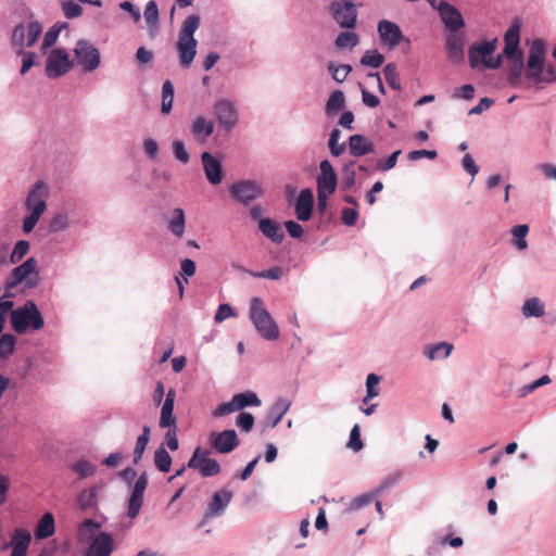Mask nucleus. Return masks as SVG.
<instances>
[{"label": "nucleus", "instance_id": "47", "mask_svg": "<svg viewBox=\"0 0 556 556\" xmlns=\"http://www.w3.org/2000/svg\"><path fill=\"white\" fill-rule=\"evenodd\" d=\"M72 470L78 475L79 479H84L96 472V466L88 460L81 459L72 466Z\"/></svg>", "mask_w": 556, "mask_h": 556}, {"label": "nucleus", "instance_id": "3", "mask_svg": "<svg viewBox=\"0 0 556 556\" xmlns=\"http://www.w3.org/2000/svg\"><path fill=\"white\" fill-rule=\"evenodd\" d=\"M504 54L510 61L508 68V80L510 85L517 86L520 83L525 70L523 54L519 49L520 28L518 24H513L504 36Z\"/></svg>", "mask_w": 556, "mask_h": 556}, {"label": "nucleus", "instance_id": "22", "mask_svg": "<svg viewBox=\"0 0 556 556\" xmlns=\"http://www.w3.org/2000/svg\"><path fill=\"white\" fill-rule=\"evenodd\" d=\"M201 161L207 180L212 185L220 184L223 180V168L220 161L213 156L210 152H203L201 155Z\"/></svg>", "mask_w": 556, "mask_h": 556}, {"label": "nucleus", "instance_id": "58", "mask_svg": "<svg viewBox=\"0 0 556 556\" xmlns=\"http://www.w3.org/2000/svg\"><path fill=\"white\" fill-rule=\"evenodd\" d=\"M348 446L355 452H358L363 448L364 445L361 439V428L358 425H355L352 428Z\"/></svg>", "mask_w": 556, "mask_h": 556}, {"label": "nucleus", "instance_id": "57", "mask_svg": "<svg viewBox=\"0 0 556 556\" xmlns=\"http://www.w3.org/2000/svg\"><path fill=\"white\" fill-rule=\"evenodd\" d=\"M62 10L67 18L78 17L83 13V8L73 0H66L62 3Z\"/></svg>", "mask_w": 556, "mask_h": 556}, {"label": "nucleus", "instance_id": "14", "mask_svg": "<svg viewBox=\"0 0 556 556\" xmlns=\"http://www.w3.org/2000/svg\"><path fill=\"white\" fill-rule=\"evenodd\" d=\"M320 174L317 176V193L332 194L338 186L337 174L328 160H324L319 165Z\"/></svg>", "mask_w": 556, "mask_h": 556}, {"label": "nucleus", "instance_id": "11", "mask_svg": "<svg viewBox=\"0 0 556 556\" xmlns=\"http://www.w3.org/2000/svg\"><path fill=\"white\" fill-rule=\"evenodd\" d=\"M74 54L78 65H80L85 72H92L100 65L101 58L99 50L87 40H79L76 43Z\"/></svg>", "mask_w": 556, "mask_h": 556}, {"label": "nucleus", "instance_id": "63", "mask_svg": "<svg viewBox=\"0 0 556 556\" xmlns=\"http://www.w3.org/2000/svg\"><path fill=\"white\" fill-rule=\"evenodd\" d=\"M401 153V150L394 151L386 161H379L377 163V168L383 172L392 169L396 165L397 157Z\"/></svg>", "mask_w": 556, "mask_h": 556}, {"label": "nucleus", "instance_id": "21", "mask_svg": "<svg viewBox=\"0 0 556 556\" xmlns=\"http://www.w3.org/2000/svg\"><path fill=\"white\" fill-rule=\"evenodd\" d=\"M48 190L42 181H37L28 193L25 205L30 212H35L37 208L40 210V214H43L47 207L46 198Z\"/></svg>", "mask_w": 556, "mask_h": 556}, {"label": "nucleus", "instance_id": "54", "mask_svg": "<svg viewBox=\"0 0 556 556\" xmlns=\"http://www.w3.org/2000/svg\"><path fill=\"white\" fill-rule=\"evenodd\" d=\"M173 153L177 161L187 164L190 161L189 152L186 150L185 143L180 140L173 142Z\"/></svg>", "mask_w": 556, "mask_h": 556}, {"label": "nucleus", "instance_id": "41", "mask_svg": "<svg viewBox=\"0 0 556 556\" xmlns=\"http://www.w3.org/2000/svg\"><path fill=\"white\" fill-rule=\"evenodd\" d=\"M99 528L100 525L92 519L85 520L78 529V540L80 542L89 541Z\"/></svg>", "mask_w": 556, "mask_h": 556}, {"label": "nucleus", "instance_id": "23", "mask_svg": "<svg viewBox=\"0 0 556 556\" xmlns=\"http://www.w3.org/2000/svg\"><path fill=\"white\" fill-rule=\"evenodd\" d=\"M231 498L232 492L228 490H220L215 492L204 514V519L207 520L222 515L230 503Z\"/></svg>", "mask_w": 556, "mask_h": 556}, {"label": "nucleus", "instance_id": "60", "mask_svg": "<svg viewBox=\"0 0 556 556\" xmlns=\"http://www.w3.org/2000/svg\"><path fill=\"white\" fill-rule=\"evenodd\" d=\"M475 97V88L471 84L464 85L459 88L454 89L453 98L471 100Z\"/></svg>", "mask_w": 556, "mask_h": 556}, {"label": "nucleus", "instance_id": "12", "mask_svg": "<svg viewBox=\"0 0 556 556\" xmlns=\"http://www.w3.org/2000/svg\"><path fill=\"white\" fill-rule=\"evenodd\" d=\"M329 10L333 20L343 28L352 29L356 26L357 10L353 1H334Z\"/></svg>", "mask_w": 556, "mask_h": 556}, {"label": "nucleus", "instance_id": "26", "mask_svg": "<svg viewBox=\"0 0 556 556\" xmlns=\"http://www.w3.org/2000/svg\"><path fill=\"white\" fill-rule=\"evenodd\" d=\"M314 207V197L311 189H303L295 203V215L299 220H308Z\"/></svg>", "mask_w": 556, "mask_h": 556}, {"label": "nucleus", "instance_id": "36", "mask_svg": "<svg viewBox=\"0 0 556 556\" xmlns=\"http://www.w3.org/2000/svg\"><path fill=\"white\" fill-rule=\"evenodd\" d=\"M359 42V37L353 31H342L336 38L334 45L338 49H353Z\"/></svg>", "mask_w": 556, "mask_h": 556}, {"label": "nucleus", "instance_id": "1", "mask_svg": "<svg viewBox=\"0 0 556 556\" xmlns=\"http://www.w3.org/2000/svg\"><path fill=\"white\" fill-rule=\"evenodd\" d=\"M545 60V43L542 39H534L527 61L526 77L533 80L535 85L551 84L556 80V68L548 65L546 73H543Z\"/></svg>", "mask_w": 556, "mask_h": 556}, {"label": "nucleus", "instance_id": "30", "mask_svg": "<svg viewBox=\"0 0 556 556\" xmlns=\"http://www.w3.org/2000/svg\"><path fill=\"white\" fill-rule=\"evenodd\" d=\"M191 131L194 135V137L200 142H205L206 139L213 134L214 131V122L206 121L203 116H198L194 118Z\"/></svg>", "mask_w": 556, "mask_h": 556}, {"label": "nucleus", "instance_id": "16", "mask_svg": "<svg viewBox=\"0 0 556 556\" xmlns=\"http://www.w3.org/2000/svg\"><path fill=\"white\" fill-rule=\"evenodd\" d=\"M441 20L444 24V26L451 31L456 33L458 29H460L464 26V20L462 16V13L452 4H450L447 1H440L437 7Z\"/></svg>", "mask_w": 556, "mask_h": 556}, {"label": "nucleus", "instance_id": "15", "mask_svg": "<svg viewBox=\"0 0 556 556\" xmlns=\"http://www.w3.org/2000/svg\"><path fill=\"white\" fill-rule=\"evenodd\" d=\"M215 115L227 131L231 130L238 122V113L232 102L229 100H218L214 104Z\"/></svg>", "mask_w": 556, "mask_h": 556}, {"label": "nucleus", "instance_id": "51", "mask_svg": "<svg viewBox=\"0 0 556 556\" xmlns=\"http://www.w3.org/2000/svg\"><path fill=\"white\" fill-rule=\"evenodd\" d=\"M452 349H453L452 344L441 342V343H438L437 345H434L433 348H431L428 351L427 355L430 359L445 358L451 354Z\"/></svg>", "mask_w": 556, "mask_h": 556}, {"label": "nucleus", "instance_id": "55", "mask_svg": "<svg viewBox=\"0 0 556 556\" xmlns=\"http://www.w3.org/2000/svg\"><path fill=\"white\" fill-rule=\"evenodd\" d=\"M514 237H516L518 240L516 241V247L519 250H525L527 248V241L525 240V237L529 232L528 225H517L511 230Z\"/></svg>", "mask_w": 556, "mask_h": 556}, {"label": "nucleus", "instance_id": "34", "mask_svg": "<svg viewBox=\"0 0 556 556\" xmlns=\"http://www.w3.org/2000/svg\"><path fill=\"white\" fill-rule=\"evenodd\" d=\"M54 530V517L51 513H46L35 528V536L38 540L47 539L53 535Z\"/></svg>", "mask_w": 556, "mask_h": 556}, {"label": "nucleus", "instance_id": "24", "mask_svg": "<svg viewBox=\"0 0 556 556\" xmlns=\"http://www.w3.org/2000/svg\"><path fill=\"white\" fill-rule=\"evenodd\" d=\"M464 36L456 33H451L446 36L445 49L447 52V60L452 63H460L464 61Z\"/></svg>", "mask_w": 556, "mask_h": 556}, {"label": "nucleus", "instance_id": "20", "mask_svg": "<svg viewBox=\"0 0 556 556\" xmlns=\"http://www.w3.org/2000/svg\"><path fill=\"white\" fill-rule=\"evenodd\" d=\"M114 542L111 534L101 532L94 536L84 556H110Z\"/></svg>", "mask_w": 556, "mask_h": 556}, {"label": "nucleus", "instance_id": "64", "mask_svg": "<svg viewBox=\"0 0 556 556\" xmlns=\"http://www.w3.org/2000/svg\"><path fill=\"white\" fill-rule=\"evenodd\" d=\"M232 316H235V312H233L232 307L229 304L225 303V304H220L218 306V309L215 314L214 319L216 323H222L225 319L232 317Z\"/></svg>", "mask_w": 556, "mask_h": 556}, {"label": "nucleus", "instance_id": "29", "mask_svg": "<svg viewBox=\"0 0 556 556\" xmlns=\"http://www.w3.org/2000/svg\"><path fill=\"white\" fill-rule=\"evenodd\" d=\"M394 483H395V479H393V478L387 479L374 492L368 493V494H363V495L354 498L351 503V508L356 510V509H361L364 506L370 504L377 495L381 494L383 492V490L391 488Z\"/></svg>", "mask_w": 556, "mask_h": 556}, {"label": "nucleus", "instance_id": "40", "mask_svg": "<svg viewBox=\"0 0 556 556\" xmlns=\"http://www.w3.org/2000/svg\"><path fill=\"white\" fill-rule=\"evenodd\" d=\"M250 276L255 278H265L270 280H280L285 274L286 269L280 266H274L271 268L262 270V271H252V270H245Z\"/></svg>", "mask_w": 556, "mask_h": 556}, {"label": "nucleus", "instance_id": "10", "mask_svg": "<svg viewBox=\"0 0 556 556\" xmlns=\"http://www.w3.org/2000/svg\"><path fill=\"white\" fill-rule=\"evenodd\" d=\"M73 66L68 53L64 49H53L47 59L46 74L49 78L54 79L65 75Z\"/></svg>", "mask_w": 556, "mask_h": 556}, {"label": "nucleus", "instance_id": "7", "mask_svg": "<svg viewBox=\"0 0 556 556\" xmlns=\"http://www.w3.org/2000/svg\"><path fill=\"white\" fill-rule=\"evenodd\" d=\"M496 39L492 41H484L482 43L472 45L468 51L469 63L472 68L477 67L482 61L486 68H497L502 63V56L497 55L492 58L495 50Z\"/></svg>", "mask_w": 556, "mask_h": 556}, {"label": "nucleus", "instance_id": "50", "mask_svg": "<svg viewBox=\"0 0 556 556\" xmlns=\"http://www.w3.org/2000/svg\"><path fill=\"white\" fill-rule=\"evenodd\" d=\"M16 339L13 334H3L0 338V358H7L15 348Z\"/></svg>", "mask_w": 556, "mask_h": 556}, {"label": "nucleus", "instance_id": "52", "mask_svg": "<svg viewBox=\"0 0 556 556\" xmlns=\"http://www.w3.org/2000/svg\"><path fill=\"white\" fill-rule=\"evenodd\" d=\"M143 504V495H139L136 493L130 494L128 502V511L127 515L129 518L134 519L139 515V511Z\"/></svg>", "mask_w": 556, "mask_h": 556}, {"label": "nucleus", "instance_id": "44", "mask_svg": "<svg viewBox=\"0 0 556 556\" xmlns=\"http://www.w3.org/2000/svg\"><path fill=\"white\" fill-rule=\"evenodd\" d=\"M384 62V56L378 50H367L361 59V64L378 68Z\"/></svg>", "mask_w": 556, "mask_h": 556}, {"label": "nucleus", "instance_id": "4", "mask_svg": "<svg viewBox=\"0 0 556 556\" xmlns=\"http://www.w3.org/2000/svg\"><path fill=\"white\" fill-rule=\"evenodd\" d=\"M250 319L262 338L269 341L278 339L279 328L266 309L262 299H252L250 306Z\"/></svg>", "mask_w": 556, "mask_h": 556}, {"label": "nucleus", "instance_id": "9", "mask_svg": "<svg viewBox=\"0 0 556 556\" xmlns=\"http://www.w3.org/2000/svg\"><path fill=\"white\" fill-rule=\"evenodd\" d=\"M211 452L200 446L195 447L188 467L195 469L202 477H213L220 472V465L216 459L210 457Z\"/></svg>", "mask_w": 556, "mask_h": 556}, {"label": "nucleus", "instance_id": "62", "mask_svg": "<svg viewBox=\"0 0 556 556\" xmlns=\"http://www.w3.org/2000/svg\"><path fill=\"white\" fill-rule=\"evenodd\" d=\"M41 215L40 210L37 208L35 212H31L26 216L23 220V231L26 233L30 232L35 228Z\"/></svg>", "mask_w": 556, "mask_h": 556}, {"label": "nucleus", "instance_id": "38", "mask_svg": "<svg viewBox=\"0 0 556 556\" xmlns=\"http://www.w3.org/2000/svg\"><path fill=\"white\" fill-rule=\"evenodd\" d=\"M522 314L527 317H541L544 315V305L538 298H531L523 303Z\"/></svg>", "mask_w": 556, "mask_h": 556}, {"label": "nucleus", "instance_id": "5", "mask_svg": "<svg viewBox=\"0 0 556 556\" xmlns=\"http://www.w3.org/2000/svg\"><path fill=\"white\" fill-rule=\"evenodd\" d=\"M11 325L18 334L25 333L28 328L39 330L45 321L37 305L33 301H27L23 306L11 311Z\"/></svg>", "mask_w": 556, "mask_h": 556}, {"label": "nucleus", "instance_id": "32", "mask_svg": "<svg viewBox=\"0 0 556 556\" xmlns=\"http://www.w3.org/2000/svg\"><path fill=\"white\" fill-rule=\"evenodd\" d=\"M290 405L291 403L287 399H278L268 413L267 425L275 428L281 421Z\"/></svg>", "mask_w": 556, "mask_h": 556}, {"label": "nucleus", "instance_id": "39", "mask_svg": "<svg viewBox=\"0 0 556 556\" xmlns=\"http://www.w3.org/2000/svg\"><path fill=\"white\" fill-rule=\"evenodd\" d=\"M174 101V86L170 80H165L162 86V113L168 114L172 111Z\"/></svg>", "mask_w": 556, "mask_h": 556}, {"label": "nucleus", "instance_id": "33", "mask_svg": "<svg viewBox=\"0 0 556 556\" xmlns=\"http://www.w3.org/2000/svg\"><path fill=\"white\" fill-rule=\"evenodd\" d=\"M143 16L147 22L150 36L155 37L159 30V8L154 0H150L146 4Z\"/></svg>", "mask_w": 556, "mask_h": 556}, {"label": "nucleus", "instance_id": "25", "mask_svg": "<svg viewBox=\"0 0 556 556\" xmlns=\"http://www.w3.org/2000/svg\"><path fill=\"white\" fill-rule=\"evenodd\" d=\"M36 267L37 262L33 257L25 261L22 265L15 267L5 282V288L13 289L22 283L30 274L35 271Z\"/></svg>", "mask_w": 556, "mask_h": 556}, {"label": "nucleus", "instance_id": "43", "mask_svg": "<svg viewBox=\"0 0 556 556\" xmlns=\"http://www.w3.org/2000/svg\"><path fill=\"white\" fill-rule=\"evenodd\" d=\"M344 106V94L341 90H334L326 104L327 114L331 115L340 111Z\"/></svg>", "mask_w": 556, "mask_h": 556}, {"label": "nucleus", "instance_id": "2", "mask_svg": "<svg viewBox=\"0 0 556 556\" xmlns=\"http://www.w3.org/2000/svg\"><path fill=\"white\" fill-rule=\"evenodd\" d=\"M200 15L192 14L182 22L179 29L177 50L179 53V63L182 67H189L197 54L198 40L194 38V33L200 27Z\"/></svg>", "mask_w": 556, "mask_h": 556}, {"label": "nucleus", "instance_id": "48", "mask_svg": "<svg viewBox=\"0 0 556 556\" xmlns=\"http://www.w3.org/2000/svg\"><path fill=\"white\" fill-rule=\"evenodd\" d=\"M341 131L338 128L332 129L328 141L330 153L333 156H340L345 151V144L339 143Z\"/></svg>", "mask_w": 556, "mask_h": 556}, {"label": "nucleus", "instance_id": "13", "mask_svg": "<svg viewBox=\"0 0 556 556\" xmlns=\"http://www.w3.org/2000/svg\"><path fill=\"white\" fill-rule=\"evenodd\" d=\"M208 441L211 446L220 454H228L240 444L239 438L233 429L220 432L213 431L208 437Z\"/></svg>", "mask_w": 556, "mask_h": 556}, {"label": "nucleus", "instance_id": "19", "mask_svg": "<svg viewBox=\"0 0 556 556\" xmlns=\"http://www.w3.org/2000/svg\"><path fill=\"white\" fill-rule=\"evenodd\" d=\"M377 30L381 41L390 48H395L404 39L401 28L395 23L387 20L378 23Z\"/></svg>", "mask_w": 556, "mask_h": 556}, {"label": "nucleus", "instance_id": "56", "mask_svg": "<svg viewBox=\"0 0 556 556\" xmlns=\"http://www.w3.org/2000/svg\"><path fill=\"white\" fill-rule=\"evenodd\" d=\"M236 425L237 427L244 431V432H249L253 429V426H254V417L252 414L250 413H240L238 416H237V419H236Z\"/></svg>", "mask_w": 556, "mask_h": 556}, {"label": "nucleus", "instance_id": "18", "mask_svg": "<svg viewBox=\"0 0 556 556\" xmlns=\"http://www.w3.org/2000/svg\"><path fill=\"white\" fill-rule=\"evenodd\" d=\"M30 541L31 534L27 529L16 528L12 533L11 542L2 545V548L5 549L12 546L10 556H26Z\"/></svg>", "mask_w": 556, "mask_h": 556}, {"label": "nucleus", "instance_id": "53", "mask_svg": "<svg viewBox=\"0 0 556 556\" xmlns=\"http://www.w3.org/2000/svg\"><path fill=\"white\" fill-rule=\"evenodd\" d=\"M380 381V377L376 374H369L366 380L367 395L364 399V403H367L370 399L378 396L379 390L377 386Z\"/></svg>", "mask_w": 556, "mask_h": 556}, {"label": "nucleus", "instance_id": "31", "mask_svg": "<svg viewBox=\"0 0 556 556\" xmlns=\"http://www.w3.org/2000/svg\"><path fill=\"white\" fill-rule=\"evenodd\" d=\"M258 228L263 235L270 239L273 242L280 243L285 238V235L281 231L278 223L271 220L270 218H262L258 222Z\"/></svg>", "mask_w": 556, "mask_h": 556}, {"label": "nucleus", "instance_id": "42", "mask_svg": "<svg viewBox=\"0 0 556 556\" xmlns=\"http://www.w3.org/2000/svg\"><path fill=\"white\" fill-rule=\"evenodd\" d=\"M384 78L393 90L401 89L400 76L395 63H388L383 68Z\"/></svg>", "mask_w": 556, "mask_h": 556}, {"label": "nucleus", "instance_id": "61", "mask_svg": "<svg viewBox=\"0 0 556 556\" xmlns=\"http://www.w3.org/2000/svg\"><path fill=\"white\" fill-rule=\"evenodd\" d=\"M148 443H149V438H147L146 435H139L137 438V442H136V446H135V451H134V463L135 464H138L139 460L141 459Z\"/></svg>", "mask_w": 556, "mask_h": 556}, {"label": "nucleus", "instance_id": "6", "mask_svg": "<svg viewBox=\"0 0 556 556\" xmlns=\"http://www.w3.org/2000/svg\"><path fill=\"white\" fill-rule=\"evenodd\" d=\"M41 33L42 26L38 21H33L27 26L21 23L13 29L12 47L17 53H22L25 48L35 45Z\"/></svg>", "mask_w": 556, "mask_h": 556}, {"label": "nucleus", "instance_id": "45", "mask_svg": "<svg viewBox=\"0 0 556 556\" xmlns=\"http://www.w3.org/2000/svg\"><path fill=\"white\" fill-rule=\"evenodd\" d=\"M354 166H355V161H351V162L344 164V166L342 168V174H343L342 189L343 190L351 189L355 184L356 172H355Z\"/></svg>", "mask_w": 556, "mask_h": 556}, {"label": "nucleus", "instance_id": "17", "mask_svg": "<svg viewBox=\"0 0 556 556\" xmlns=\"http://www.w3.org/2000/svg\"><path fill=\"white\" fill-rule=\"evenodd\" d=\"M230 192L237 201L243 204L250 203L262 194L260 186L251 180L233 184L230 188Z\"/></svg>", "mask_w": 556, "mask_h": 556}, {"label": "nucleus", "instance_id": "28", "mask_svg": "<svg viewBox=\"0 0 556 556\" xmlns=\"http://www.w3.org/2000/svg\"><path fill=\"white\" fill-rule=\"evenodd\" d=\"M349 151L351 155L359 157L375 151L374 143L363 135H352L349 138Z\"/></svg>", "mask_w": 556, "mask_h": 556}, {"label": "nucleus", "instance_id": "35", "mask_svg": "<svg viewBox=\"0 0 556 556\" xmlns=\"http://www.w3.org/2000/svg\"><path fill=\"white\" fill-rule=\"evenodd\" d=\"M185 212L182 208H175L173 211V217L168 223V229L176 237H181L185 232Z\"/></svg>", "mask_w": 556, "mask_h": 556}, {"label": "nucleus", "instance_id": "27", "mask_svg": "<svg viewBox=\"0 0 556 556\" xmlns=\"http://www.w3.org/2000/svg\"><path fill=\"white\" fill-rule=\"evenodd\" d=\"M175 396H176L175 390L169 389L166 394L165 401L163 403L162 409H161V417H160V427L161 428L176 426V417L174 415Z\"/></svg>", "mask_w": 556, "mask_h": 556}, {"label": "nucleus", "instance_id": "49", "mask_svg": "<svg viewBox=\"0 0 556 556\" xmlns=\"http://www.w3.org/2000/svg\"><path fill=\"white\" fill-rule=\"evenodd\" d=\"M65 27H66V23H62V24L58 23V24H54L52 27H50L49 30L45 34L43 41H42V49L45 50V49L52 47L55 43L62 28H65Z\"/></svg>", "mask_w": 556, "mask_h": 556}, {"label": "nucleus", "instance_id": "8", "mask_svg": "<svg viewBox=\"0 0 556 556\" xmlns=\"http://www.w3.org/2000/svg\"><path fill=\"white\" fill-rule=\"evenodd\" d=\"M261 400L256 393L247 391L243 393H237L232 396L229 402L219 404L213 412V416L218 418L229 415L233 412L241 410L248 406H260Z\"/></svg>", "mask_w": 556, "mask_h": 556}, {"label": "nucleus", "instance_id": "37", "mask_svg": "<svg viewBox=\"0 0 556 556\" xmlns=\"http://www.w3.org/2000/svg\"><path fill=\"white\" fill-rule=\"evenodd\" d=\"M154 464H155V467L161 472H168L169 471L170 466H172V457H170L168 452L163 446H160L154 452Z\"/></svg>", "mask_w": 556, "mask_h": 556}, {"label": "nucleus", "instance_id": "59", "mask_svg": "<svg viewBox=\"0 0 556 556\" xmlns=\"http://www.w3.org/2000/svg\"><path fill=\"white\" fill-rule=\"evenodd\" d=\"M28 250L29 243L27 241L21 240L16 242L11 255V262L16 263L21 261L27 254Z\"/></svg>", "mask_w": 556, "mask_h": 556}, {"label": "nucleus", "instance_id": "46", "mask_svg": "<svg viewBox=\"0 0 556 556\" xmlns=\"http://www.w3.org/2000/svg\"><path fill=\"white\" fill-rule=\"evenodd\" d=\"M80 509L86 510L93 507L97 503V492L94 489L84 490L77 500Z\"/></svg>", "mask_w": 556, "mask_h": 556}]
</instances>
